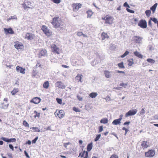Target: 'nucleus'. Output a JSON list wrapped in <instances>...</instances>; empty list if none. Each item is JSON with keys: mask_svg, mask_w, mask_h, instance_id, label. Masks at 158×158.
Here are the masks:
<instances>
[{"mask_svg": "<svg viewBox=\"0 0 158 158\" xmlns=\"http://www.w3.org/2000/svg\"><path fill=\"white\" fill-rule=\"evenodd\" d=\"M58 17H56L52 19V21L51 23L55 28L59 27L60 26V21L58 20Z\"/></svg>", "mask_w": 158, "mask_h": 158, "instance_id": "nucleus-1", "label": "nucleus"}, {"mask_svg": "<svg viewBox=\"0 0 158 158\" xmlns=\"http://www.w3.org/2000/svg\"><path fill=\"white\" fill-rule=\"evenodd\" d=\"M22 5L23 6V8L25 10L27 8H32L33 7L31 2L27 0H25Z\"/></svg>", "mask_w": 158, "mask_h": 158, "instance_id": "nucleus-2", "label": "nucleus"}, {"mask_svg": "<svg viewBox=\"0 0 158 158\" xmlns=\"http://www.w3.org/2000/svg\"><path fill=\"white\" fill-rule=\"evenodd\" d=\"M41 30L48 37L52 35V32L49 31L47 27L43 25L41 27Z\"/></svg>", "mask_w": 158, "mask_h": 158, "instance_id": "nucleus-3", "label": "nucleus"}, {"mask_svg": "<svg viewBox=\"0 0 158 158\" xmlns=\"http://www.w3.org/2000/svg\"><path fill=\"white\" fill-rule=\"evenodd\" d=\"M155 151L153 149H149L145 152V156L146 157H152L155 155Z\"/></svg>", "mask_w": 158, "mask_h": 158, "instance_id": "nucleus-4", "label": "nucleus"}, {"mask_svg": "<svg viewBox=\"0 0 158 158\" xmlns=\"http://www.w3.org/2000/svg\"><path fill=\"white\" fill-rule=\"evenodd\" d=\"M138 25L142 28H146L147 27V22L145 19H141L138 23Z\"/></svg>", "mask_w": 158, "mask_h": 158, "instance_id": "nucleus-5", "label": "nucleus"}, {"mask_svg": "<svg viewBox=\"0 0 158 158\" xmlns=\"http://www.w3.org/2000/svg\"><path fill=\"white\" fill-rule=\"evenodd\" d=\"M137 111L136 109H131L126 113L125 116L126 117H127L129 116L134 115L136 113Z\"/></svg>", "mask_w": 158, "mask_h": 158, "instance_id": "nucleus-6", "label": "nucleus"}, {"mask_svg": "<svg viewBox=\"0 0 158 158\" xmlns=\"http://www.w3.org/2000/svg\"><path fill=\"white\" fill-rule=\"evenodd\" d=\"M51 48L53 52L56 53L58 54L60 53L59 52L60 49L55 44H51Z\"/></svg>", "mask_w": 158, "mask_h": 158, "instance_id": "nucleus-7", "label": "nucleus"}, {"mask_svg": "<svg viewBox=\"0 0 158 158\" xmlns=\"http://www.w3.org/2000/svg\"><path fill=\"white\" fill-rule=\"evenodd\" d=\"M97 58H98V60H96V59H94L91 62V64L92 66H94L97 64H99L100 63V61L99 59H100V56L98 54L97 55Z\"/></svg>", "mask_w": 158, "mask_h": 158, "instance_id": "nucleus-8", "label": "nucleus"}, {"mask_svg": "<svg viewBox=\"0 0 158 158\" xmlns=\"http://www.w3.org/2000/svg\"><path fill=\"white\" fill-rule=\"evenodd\" d=\"M14 47L17 49H21L23 48V44L21 43L18 41L15 42Z\"/></svg>", "mask_w": 158, "mask_h": 158, "instance_id": "nucleus-9", "label": "nucleus"}, {"mask_svg": "<svg viewBox=\"0 0 158 158\" xmlns=\"http://www.w3.org/2000/svg\"><path fill=\"white\" fill-rule=\"evenodd\" d=\"M55 85L56 87H58L61 89H64L65 87V86L64 85V83L60 81L56 82L55 84Z\"/></svg>", "mask_w": 158, "mask_h": 158, "instance_id": "nucleus-10", "label": "nucleus"}, {"mask_svg": "<svg viewBox=\"0 0 158 158\" xmlns=\"http://www.w3.org/2000/svg\"><path fill=\"white\" fill-rule=\"evenodd\" d=\"M1 139L4 141L8 143L15 142L16 141V139L15 138H10L9 139L7 138L2 137Z\"/></svg>", "mask_w": 158, "mask_h": 158, "instance_id": "nucleus-11", "label": "nucleus"}, {"mask_svg": "<svg viewBox=\"0 0 158 158\" xmlns=\"http://www.w3.org/2000/svg\"><path fill=\"white\" fill-rule=\"evenodd\" d=\"M4 30L5 32V33L6 35H7L8 34H13L14 33V31L10 27L8 28H4Z\"/></svg>", "mask_w": 158, "mask_h": 158, "instance_id": "nucleus-12", "label": "nucleus"}, {"mask_svg": "<svg viewBox=\"0 0 158 158\" xmlns=\"http://www.w3.org/2000/svg\"><path fill=\"white\" fill-rule=\"evenodd\" d=\"M16 70L18 72L24 74L25 73V69L22 67L17 66L16 68Z\"/></svg>", "mask_w": 158, "mask_h": 158, "instance_id": "nucleus-13", "label": "nucleus"}, {"mask_svg": "<svg viewBox=\"0 0 158 158\" xmlns=\"http://www.w3.org/2000/svg\"><path fill=\"white\" fill-rule=\"evenodd\" d=\"M112 19V17L107 15V17L106 18V20L105 23L109 24H112V22L111 20Z\"/></svg>", "mask_w": 158, "mask_h": 158, "instance_id": "nucleus-14", "label": "nucleus"}, {"mask_svg": "<svg viewBox=\"0 0 158 158\" xmlns=\"http://www.w3.org/2000/svg\"><path fill=\"white\" fill-rule=\"evenodd\" d=\"M34 37V34L30 33H27L26 34L25 38L27 39L28 40H32L33 39Z\"/></svg>", "mask_w": 158, "mask_h": 158, "instance_id": "nucleus-15", "label": "nucleus"}, {"mask_svg": "<svg viewBox=\"0 0 158 158\" xmlns=\"http://www.w3.org/2000/svg\"><path fill=\"white\" fill-rule=\"evenodd\" d=\"M57 115L60 118H63L64 115V112L63 110H60L57 113Z\"/></svg>", "mask_w": 158, "mask_h": 158, "instance_id": "nucleus-16", "label": "nucleus"}, {"mask_svg": "<svg viewBox=\"0 0 158 158\" xmlns=\"http://www.w3.org/2000/svg\"><path fill=\"white\" fill-rule=\"evenodd\" d=\"M134 37L135 38L134 39V40L136 43H140L142 41V38L139 36H135Z\"/></svg>", "mask_w": 158, "mask_h": 158, "instance_id": "nucleus-17", "label": "nucleus"}, {"mask_svg": "<svg viewBox=\"0 0 158 158\" xmlns=\"http://www.w3.org/2000/svg\"><path fill=\"white\" fill-rule=\"evenodd\" d=\"M102 40H103L105 39H108L109 38V36L107 35V33L105 32H102L101 34Z\"/></svg>", "mask_w": 158, "mask_h": 158, "instance_id": "nucleus-18", "label": "nucleus"}, {"mask_svg": "<svg viewBox=\"0 0 158 158\" xmlns=\"http://www.w3.org/2000/svg\"><path fill=\"white\" fill-rule=\"evenodd\" d=\"M133 53L135 56L139 58L142 59L143 58V55L137 51H135Z\"/></svg>", "mask_w": 158, "mask_h": 158, "instance_id": "nucleus-19", "label": "nucleus"}, {"mask_svg": "<svg viewBox=\"0 0 158 158\" xmlns=\"http://www.w3.org/2000/svg\"><path fill=\"white\" fill-rule=\"evenodd\" d=\"M47 55V51L45 49H40V56H45Z\"/></svg>", "mask_w": 158, "mask_h": 158, "instance_id": "nucleus-20", "label": "nucleus"}, {"mask_svg": "<svg viewBox=\"0 0 158 158\" xmlns=\"http://www.w3.org/2000/svg\"><path fill=\"white\" fill-rule=\"evenodd\" d=\"M31 102L35 104L39 103H40V98H34L31 100Z\"/></svg>", "mask_w": 158, "mask_h": 158, "instance_id": "nucleus-21", "label": "nucleus"}, {"mask_svg": "<svg viewBox=\"0 0 158 158\" xmlns=\"http://www.w3.org/2000/svg\"><path fill=\"white\" fill-rule=\"evenodd\" d=\"M158 5V4L157 3H155L154 5H153L151 7L150 9V10H152V13L153 14L155 11L157 6Z\"/></svg>", "mask_w": 158, "mask_h": 158, "instance_id": "nucleus-22", "label": "nucleus"}, {"mask_svg": "<svg viewBox=\"0 0 158 158\" xmlns=\"http://www.w3.org/2000/svg\"><path fill=\"white\" fill-rule=\"evenodd\" d=\"M93 148V143L91 142L88 144L87 147V150L88 152H90L92 149Z\"/></svg>", "mask_w": 158, "mask_h": 158, "instance_id": "nucleus-23", "label": "nucleus"}, {"mask_svg": "<svg viewBox=\"0 0 158 158\" xmlns=\"http://www.w3.org/2000/svg\"><path fill=\"white\" fill-rule=\"evenodd\" d=\"M121 121L118 118L114 119L112 122V124L114 125H119L121 123Z\"/></svg>", "mask_w": 158, "mask_h": 158, "instance_id": "nucleus-24", "label": "nucleus"}, {"mask_svg": "<svg viewBox=\"0 0 158 158\" xmlns=\"http://www.w3.org/2000/svg\"><path fill=\"white\" fill-rule=\"evenodd\" d=\"M147 141H143L141 144V146L143 149L147 148L148 145L147 144Z\"/></svg>", "mask_w": 158, "mask_h": 158, "instance_id": "nucleus-25", "label": "nucleus"}, {"mask_svg": "<svg viewBox=\"0 0 158 158\" xmlns=\"http://www.w3.org/2000/svg\"><path fill=\"white\" fill-rule=\"evenodd\" d=\"M110 72L108 70H105L104 72V73L105 77L107 78H109L111 77V74H110Z\"/></svg>", "mask_w": 158, "mask_h": 158, "instance_id": "nucleus-26", "label": "nucleus"}, {"mask_svg": "<svg viewBox=\"0 0 158 158\" xmlns=\"http://www.w3.org/2000/svg\"><path fill=\"white\" fill-rule=\"evenodd\" d=\"M117 65L119 68L120 69H124L125 68V67L124 65L123 62V61L118 63Z\"/></svg>", "mask_w": 158, "mask_h": 158, "instance_id": "nucleus-27", "label": "nucleus"}, {"mask_svg": "<svg viewBox=\"0 0 158 158\" xmlns=\"http://www.w3.org/2000/svg\"><path fill=\"white\" fill-rule=\"evenodd\" d=\"M49 82L48 81H45L43 85V87L46 89L48 88L49 86Z\"/></svg>", "mask_w": 158, "mask_h": 158, "instance_id": "nucleus-28", "label": "nucleus"}, {"mask_svg": "<svg viewBox=\"0 0 158 158\" xmlns=\"http://www.w3.org/2000/svg\"><path fill=\"white\" fill-rule=\"evenodd\" d=\"M98 95V94L96 92H92L89 94V97L92 98H95Z\"/></svg>", "mask_w": 158, "mask_h": 158, "instance_id": "nucleus-29", "label": "nucleus"}, {"mask_svg": "<svg viewBox=\"0 0 158 158\" xmlns=\"http://www.w3.org/2000/svg\"><path fill=\"white\" fill-rule=\"evenodd\" d=\"M108 119L105 118L102 119L100 121V122L101 123L106 124L108 123Z\"/></svg>", "mask_w": 158, "mask_h": 158, "instance_id": "nucleus-30", "label": "nucleus"}, {"mask_svg": "<svg viewBox=\"0 0 158 158\" xmlns=\"http://www.w3.org/2000/svg\"><path fill=\"white\" fill-rule=\"evenodd\" d=\"M86 13L87 14V18H91V16H92L93 12H92L91 10H89L87 11Z\"/></svg>", "mask_w": 158, "mask_h": 158, "instance_id": "nucleus-31", "label": "nucleus"}, {"mask_svg": "<svg viewBox=\"0 0 158 158\" xmlns=\"http://www.w3.org/2000/svg\"><path fill=\"white\" fill-rule=\"evenodd\" d=\"M127 61L128 62V65L129 66H131L134 63L133 58L128 59Z\"/></svg>", "mask_w": 158, "mask_h": 158, "instance_id": "nucleus-32", "label": "nucleus"}, {"mask_svg": "<svg viewBox=\"0 0 158 158\" xmlns=\"http://www.w3.org/2000/svg\"><path fill=\"white\" fill-rule=\"evenodd\" d=\"M72 7L73 9V11L76 12L78 10L77 4L74 3L73 4Z\"/></svg>", "mask_w": 158, "mask_h": 158, "instance_id": "nucleus-33", "label": "nucleus"}, {"mask_svg": "<svg viewBox=\"0 0 158 158\" xmlns=\"http://www.w3.org/2000/svg\"><path fill=\"white\" fill-rule=\"evenodd\" d=\"M145 13L147 17H149L151 13V11L150 10H146L145 11Z\"/></svg>", "mask_w": 158, "mask_h": 158, "instance_id": "nucleus-34", "label": "nucleus"}, {"mask_svg": "<svg viewBox=\"0 0 158 158\" xmlns=\"http://www.w3.org/2000/svg\"><path fill=\"white\" fill-rule=\"evenodd\" d=\"M101 136V134H98L96 135V137L94 139L95 142H97L100 139Z\"/></svg>", "mask_w": 158, "mask_h": 158, "instance_id": "nucleus-35", "label": "nucleus"}, {"mask_svg": "<svg viewBox=\"0 0 158 158\" xmlns=\"http://www.w3.org/2000/svg\"><path fill=\"white\" fill-rule=\"evenodd\" d=\"M129 53V52L128 51L126 50L123 55L121 56H120L122 58H124Z\"/></svg>", "mask_w": 158, "mask_h": 158, "instance_id": "nucleus-36", "label": "nucleus"}, {"mask_svg": "<svg viewBox=\"0 0 158 158\" xmlns=\"http://www.w3.org/2000/svg\"><path fill=\"white\" fill-rule=\"evenodd\" d=\"M147 61L150 63L154 64L155 63V61L152 59L148 58L147 60Z\"/></svg>", "mask_w": 158, "mask_h": 158, "instance_id": "nucleus-37", "label": "nucleus"}, {"mask_svg": "<svg viewBox=\"0 0 158 158\" xmlns=\"http://www.w3.org/2000/svg\"><path fill=\"white\" fill-rule=\"evenodd\" d=\"M151 20L154 22L155 24H156L158 22L157 19L155 17H151L150 18Z\"/></svg>", "mask_w": 158, "mask_h": 158, "instance_id": "nucleus-38", "label": "nucleus"}, {"mask_svg": "<svg viewBox=\"0 0 158 158\" xmlns=\"http://www.w3.org/2000/svg\"><path fill=\"white\" fill-rule=\"evenodd\" d=\"M56 100L57 102V103L60 104H62V99L61 98H56Z\"/></svg>", "mask_w": 158, "mask_h": 158, "instance_id": "nucleus-39", "label": "nucleus"}, {"mask_svg": "<svg viewBox=\"0 0 158 158\" xmlns=\"http://www.w3.org/2000/svg\"><path fill=\"white\" fill-rule=\"evenodd\" d=\"M18 91V89H14L11 92V93L12 95H15Z\"/></svg>", "mask_w": 158, "mask_h": 158, "instance_id": "nucleus-40", "label": "nucleus"}, {"mask_svg": "<svg viewBox=\"0 0 158 158\" xmlns=\"http://www.w3.org/2000/svg\"><path fill=\"white\" fill-rule=\"evenodd\" d=\"M123 6L126 8V9L130 8L131 7L127 3V2H125L123 4Z\"/></svg>", "mask_w": 158, "mask_h": 158, "instance_id": "nucleus-41", "label": "nucleus"}, {"mask_svg": "<svg viewBox=\"0 0 158 158\" xmlns=\"http://www.w3.org/2000/svg\"><path fill=\"white\" fill-rule=\"evenodd\" d=\"M73 111L76 112H80V110L78 108L75 106L73 107Z\"/></svg>", "mask_w": 158, "mask_h": 158, "instance_id": "nucleus-42", "label": "nucleus"}, {"mask_svg": "<svg viewBox=\"0 0 158 158\" xmlns=\"http://www.w3.org/2000/svg\"><path fill=\"white\" fill-rule=\"evenodd\" d=\"M23 125L25 127H29V125L25 120H24L23 122Z\"/></svg>", "mask_w": 158, "mask_h": 158, "instance_id": "nucleus-43", "label": "nucleus"}, {"mask_svg": "<svg viewBox=\"0 0 158 158\" xmlns=\"http://www.w3.org/2000/svg\"><path fill=\"white\" fill-rule=\"evenodd\" d=\"M52 2L56 4H59L61 2V0H50Z\"/></svg>", "mask_w": 158, "mask_h": 158, "instance_id": "nucleus-44", "label": "nucleus"}, {"mask_svg": "<svg viewBox=\"0 0 158 158\" xmlns=\"http://www.w3.org/2000/svg\"><path fill=\"white\" fill-rule=\"evenodd\" d=\"M98 133H100L101 132H102L103 129V126H100L98 127Z\"/></svg>", "mask_w": 158, "mask_h": 158, "instance_id": "nucleus-45", "label": "nucleus"}, {"mask_svg": "<svg viewBox=\"0 0 158 158\" xmlns=\"http://www.w3.org/2000/svg\"><path fill=\"white\" fill-rule=\"evenodd\" d=\"M126 10L129 13H135V11L133 10L130 9L129 8L126 9Z\"/></svg>", "mask_w": 158, "mask_h": 158, "instance_id": "nucleus-46", "label": "nucleus"}, {"mask_svg": "<svg viewBox=\"0 0 158 158\" xmlns=\"http://www.w3.org/2000/svg\"><path fill=\"white\" fill-rule=\"evenodd\" d=\"M151 21L152 20H151V19L150 18V19L149 20L148 22V26H150L151 28H152V25Z\"/></svg>", "mask_w": 158, "mask_h": 158, "instance_id": "nucleus-47", "label": "nucleus"}, {"mask_svg": "<svg viewBox=\"0 0 158 158\" xmlns=\"http://www.w3.org/2000/svg\"><path fill=\"white\" fill-rule=\"evenodd\" d=\"M145 113V111L144 108H143L140 111V114L141 115H143Z\"/></svg>", "mask_w": 158, "mask_h": 158, "instance_id": "nucleus-48", "label": "nucleus"}, {"mask_svg": "<svg viewBox=\"0 0 158 158\" xmlns=\"http://www.w3.org/2000/svg\"><path fill=\"white\" fill-rule=\"evenodd\" d=\"M51 128H52L51 127V126H49L48 127H47L46 128H45L44 129H45L46 130H50L51 131H55V130H53V129H52Z\"/></svg>", "mask_w": 158, "mask_h": 158, "instance_id": "nucleus-49", "label": "nucleus"}, {"mask_svg": "<svg viewBox=\"0 0 158 158\" xmlns=\"http://www.w3.org/2000/svg\"><path fill=\"white\" fill-rule=\"evenodd\" d=\"M131 122L129 121H126L123 123V125H129L130 123Z\"/></svg>", "mask_w": 158, "mask_h": 158, "instance_id": "nucleus-50", "label": "nucleus"}, {"mask_svg": "<svg viewBox=\"0 0 158 158\" xmlns=\"http://www.w3.org/2000/svg\"><path fill=\"white\" fill-rule=\"evenodd\" d=\"M70 144H71V143L70 142H68V143H64L63 145L64 147L65 148H66L68 145Z\"/></svg>", "mask_w": 158, "mask_h": 158, "instance_id": "nucleus-51", "label": "nucleus"}, {"mask_svg": "<svg viewBox=\"0 0 158 158\" xmlns=\"http://www.w3.org/2000/svg\"><path fill=\"white\" fill-rule=\"evenodd\" d=\"M110 158H118V156L114 154L111 156Z\"/></svg>", "mask_w": 158, "mask_h": 158, "instance_id": "nucleus-52", "label": "nucleus"}, {"mask_svg": "<svg viewBox=\"0 0 158 158\" xmlns=\"http://www.w3.org/2000/svg\"><path fill=\"white\" fill-rule=\"evenodd\" d=\"M77 98L79 101H81L82 100V98L79 95H77Z\"/></svg>", "mask_w": 158, "mask_h": 158, "instance_id": "nucleus-53", "label": "nucleus"}, {"mask_svg": "<svg viewBox=\"0 0 158 158\" xmlns=\"http://www.w3.org/2000/svg\"><path fill=\"white\" fill-rule=\"evenodd\" d=\"M38 137H36L32 141V143H35L36 141L38 139Z\"/></svg>", "mask_w": 158, "mask_h": 158, "instance_id": "nucleus-54", "label": "nucleus"}, {"mask_svg": "<svg viewBox=\"0 0 158 158\" xmlns=\"http://www.w3.org/2000/svg\"><path fill=\"white\" fill-rule=\"evenodd\" d=\"M34 113L36 114V115L34 116L35 117L37 116L39 117L40 116V113H37L36 111H35Z\"/></svg>", "mask_w": 158, "mask_h": 158, "instance_id": "nucleus-55", "label": "nucleus"}, {"mask_svg": "<svg viewBox=\"0 0 158 158\" xmlns=\"http://www.w3.org/2000/svg\"><path fill=\"white\" fill-rule=\"evenodd\" d=\"M87 151H85V150H84L82 152V154L81 156V158H83V157H84V155L85 154V153H86V152Z\"/></svg>", "mask_w": 158, "mask_h": 158, "instance_id": "nucleus-56", "label": "nucleus"}, {"mask_svg": "<svg viewBox=\"0 0 158 158\" xmlns=\"http://www.w3.org/2000/svg\"><path fill=\"white\" fill-rule=\"evenodd\" d=\"M82 35H83V33L82 32H79L77 33V36H81Z\"/></svg>", "mask_w": 158, "mask_h": 158, "instance_id": "nucleus-57", "label": "nucleus"}, {"mask_svg": "<svg viewBox=\"0 0 158 158\" xmlns=\"http://www.w3.org/2000/svg\"><path fill=\"white\" fill-rule=\"evenodd\" d=\"M9 147L10 149L12 150V151L14 150V147L11 144H9Z\"/></svg>", "mask_w": 158, "mask_h": 158, "instance_id": "nucleus-58", "label": "nucleus"}, {"mask_svg": "<svg viewBox=\"0 0 158 158\" xmlns=\"http://www.w3.org/2000/svg\"><path fill=\"white\" fill-rule=\"evenodd\" d=\"M24 154L27 157V158H30V156L28 154L26 151H24Z\"/></svg>", "mask_w": 158, "mask_h": 158, "instance_id": "nucleus-59", "label": "nucleus"}, {"mask_svg": "<svg viewBox=\"0 0 158 158\" xmlns=\"http://www.w3.org/2000/svg\"><path fill=\"white\" fill-rule=\"evenodd\" d=\"M116 72L118 73H122L123 74H125V73L124 71L120 70H117Z\"/></svg>", "mask_w": 158, "mask_h": 158, "instance_id": "nucleus-60", "label": "nucleus"}, {"mask_svg": "<svg viewBox=\"0 0 158 158\" xmlns=\"http://www.w3.org/2000/svg\"><path fill=\"white\" fill-rule=\"evenodd\" d=\"M119 85L121 86L124 87L125 88H126V87H125V83H120L119 84Z\"/></svg>", "mask_w": 158, "mask_h": 158, "instance_id": "nucleus-61", "label": "nucleus"}, {"mask_svg": "<svg viewBox=\"0 0 158 158\" xmlns=\"http://www.w3.org/2000/svg\"><path fill=\"white\" fill-rule=\"evenodd\" d=\"M111 134L114 136H115L116 137V138H117V139H118V137L117 136V134L116 133H115V132H113L111 133Z\"/></svg>", "mask_w": 158, "mask_h": 158, "instance_id": "nucleus-62", "label": "nucleus"}, {"mask_svg": "<svg viewBox=\"0 0 158 158\" xmlns=\"http://www.w3.org/2000/svg\"><path fill=\"white\" fill-rule=\"evenodd\" d=\"M77 6H78L77 7L78 9L81 7V6H82L81 4H80V3H77Z\"/></svg>", "mask_w": 158, "mask_h": 158, "instance_id": "nucleus-63", "label": "nucleus"}, {"mask_svg": "<svg viewBox=\"0 0 158 158\" xmlns=\"http://www.w3.org/2000/svg\"><path fill=\"white\" fill-rule=\"evenodd\" d=\"M153 117L155 119L158 120V114H156L153 116Z\"/></svg>", "mask_w": 158, "mask_h": 158, "instance_id": "nucleus-64", "label": "nucleus"}]
</instances>
